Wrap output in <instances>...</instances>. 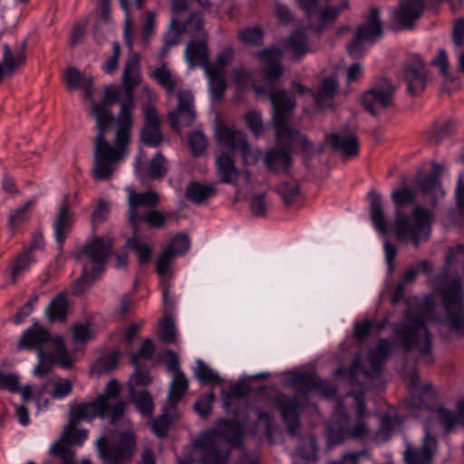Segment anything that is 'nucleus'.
<instances>
[{"label": "nucleus", "mask_w": 464, "mask_h": 464, "mask_svg": "<svg viewBox=\"0 0 464 464\" xmlns=\"http://www.w3.org/2000/svg\"><path fill=\"white\" fill-rule=\"evenodd\" d=\"M119 100V88L108 85L104 90V97L101 102L92 101V115L94 117L98 133L94 138V165L93 178L97 180L111 179L115 171V165L121 162L127 154L128 144L130 140L132 123L127 130L128 137L125 140H118V130L114 140V146L106 140V133L115 121L110 106Z\"/></svg>", "instance_id": "f257e3e1"}, {"label": "nucleus", "mask_w": 464, "mask_h": 464, "mask_svg": "<svg viewBox=\"0 0 464 464\" xmlns=\"http://www.w3.org/2000/svg\"><path fill=\"white\" fill-rule=\"evenodd\" d=\"M267 93L274 109L272 122L276 131V140L280 148L267 150L264 162L271 172L287 170L292 164V147L300 146L303 150L308 151L313 149V144L298 130L292 128L289 124L296 106L294 95L285 90H273Z\"/></svg>", "instance_id": "f03ea898"}, {"label": "nucleus", "mask_w": 464, "mask_h": 464, "mask_svg": "<svg viewBox=\"0 0 464 464\" xmlns=\"http://www.w3.org/2000/svg\"><path fill=\"white\" fill-rule=\"evenodd\" d=\"M436 392L430 383L421 384L416 369H408V416L421 417L425 413L436 416L449 433L458 423L464 425V399L457 403L458 414L444 407L431 409Z\"/></svg>", "instance_id": "7ed1b4c3"}, {"label": "nucleus", "mask_w": 464, "mask_h": 464, "mask_svg": "<svg viewBox=\"0 0 464 464\" xmlns=\"http://www.w3.org/2000/svg\"><path fill=\"white\" fill-rule=\"evenodd\" d=\"M243 429L237 420H221L217 429L205 432L196 441L204 464H226L230 447L242 443Z\"/></svg>", "instance_id": "20e7f679"}, {"label": "nucleus", "mask_w": 464, "mask_h": 464, "mask_svg": "<svg viewBox=\"0 0 464 464\" xmlns=\"http://www.w3.org/2000/svg\"><path fill=\"white\" fill-rule=\"evenodd\" d=\"M370 199V217L375 229L382 235L393 233L398 240L406 238V183L401 182V187L392 194L395 205V218L387 220L381 195L375 190L368 193Z\"/></svg>", "instance_id": "39448f33"}, {"label": "nucleus", "mask_w": 464, "mask_h": 464, "mask_svg": "<svg viewBox=\"0 0 464 464\" xmlns=\"http://www.w3.org/2000/svg\"><path fill=\"white\" fill-rule=\"evenodd\" d=\"M128 209V222L133 230H139L142 221L155 228L166 226L167 218L172 214H163L156 209L160 202L159 194L154 190L137 192L132 187L126 188Z\"/></svg>", "instance_id": "423d86ee"}, {"label": "nucleus", "mask_w": 464, "mask_h": 464, "mask_svg": "<svg viewBox=\"0 0 464 464\" xmlns=\"http://www.w3.org/2000/svg\"><path fill=\"white\" fill-rule=\"evenodd\" d=\"M112 241L96 237L85 244L76 254L78 261L83 264L82 275L74 282L73 294L81 295L92 285L93 277L99 274L112 251Z\"/></svg>", "instance_id": "0eeeda50"}, {"label": "nucleus", "mask_w": 464, "mask_h": 464, "mask_svg": "<svg viewBox=\"0 0 464 464\" xmlns=\"http://www.w3.org/2000/svg\"><path fill=\"white\" fill-rule=\"evenodd\" d=\"M140 57L139 53H130L124 64L122 84L125 91V100L121 102V111L116 118L118 125V140H125L127 130L131 124V111L135 107L133 92L141 82Z\"/></svg>", "instance_id": "6e6552de"}, {"label": "nucleus", "mask_w": 464, "mask_h": 464, "mask_svg": "<svg viewBox=\"0 0 464 464\" xmlns=\"http://www.w3.org/2000/svg\"><path fill=\"white\" fill-rule=\"evenodd\" d=\"M364 17L365 21L356 27L352 40L346 44L347 53L354 60L361 59L383 34L379 8L372 6Z\"/></svg>", "instance_id": "1a4fd4ad"}, {"label": "nucleus", "mask_w": 464, "mask_h": 464, "mask_svg": "<svg viewBox=\"0 0 464 464\" xmlns=\"http://www.w3.org/2000/svg\"><path fill=\"white\" fill-rule=\"evenodd\" d=\"M101 400L102 398H96L92 401L72 404L69 412V428L72 429L82 420H92L96 418H107L111 424H114L123 417L125 411L123 401H117L109 411Z\"/></svg>", "instance_id": "9d476101"}, {"label": "nucleus", "mask_w": 464, "mask_h": 464, "mask_svg": "<svg viewBox=\"0 0 464 464\" xmlns=\"http://www.w3.org/2000/svg\"><path fill=\"white\" fill-rule=\"evenodd\" d=\"M369 435V428L363 419H356L351 424L349 415L343 401H338L334 420L328 426L327 439L331 445H338L348 439L362 440Z\"/></svg>", "instance_id": "9b49d317"}, {"label": "nucleus", "mask_w": 464, "mask_h": 464, "mask_svg": "<svg viewBox=\"0 0 464 464\" xmlns=\"http://www.w3.org/2000/svg\"><path fill=\"white\" fill-rule=\"evenodd\" d=\"M396 86L390 80L380 77L362 94V104L369 113L377 116L392 106Z\"/></svg>", "instance_id": "f8f14e48"}, {"label": "nucleus", "mask_w": 464, "mask_h": 464, "mask_svg": "<svg viewBox=\"0 0 464 464\" xmlns=\"http://www.w3.org/2000/svg\"><path fill=\"white\" fill-rule=\"evenodd\" d=\"M216 138L218 143L230 150H239L246 165L256 164L261 156V150H252L246 133L242 130L228 127L226 124H219L216 128Z\"/></svg>", "instance_id": "ddd939ff"}, {"label": "nucleus", "mask_w": 464, "mask_h": 464, "mask_svg": "<svg viewBox=\"0 0 464 464\" xmlns=\"http://www.w3.org/2000/svg\"><path fill=\"white\" fill-rule=\"evenodd\" d=\"M97 449L100 456L111 464H121L130 459L136 449V440L132 432L121 434L117 443L109 445L107 439L102 437L97 440Z\"/></svg>", "instance_id": "4468645a"}, {"label": "nucleus", "mask_w": 464, "mask_h": 464, "mask_svg": "<svg viewBox=\"0 0 464 464\" xmlns=\"http://www.w3.org/2000/svg\"><path fill=\"white\" fill-rule=\"evenodd\" d=\"M261 63V73L266 82L274 85L284 73L281 63L283 50L272 45L256 53Z\"/></svg>", "instance_id": "2eb2a0df"}, {"label": "nucleus", "mask_w": 464, "mask_h": 464, "mask_svg": "<svg viewBox=\"0 0 464 464\" xmlns=\"http://www.w3.org/2000/svg\"><path fill=\"white\" fill-rule=\"evenodd\" d=\"M432 221L433 213L421 206H417L408 216V239L411 238L415 246L429 238Z\"/></svg>", "instance_id": "dca6fc26"}, {"label": "nucleus", "mask_w": 464, "mask_h": 464, "mask_svg": "<svg viewBox=\"0 0 464 464\" xmlns=\"http://www.w3.org/2000/svg\"><path fill=\"white\" fill-rule=\"evenodd\" d=\"M391 350V343L386 339H380L376 347L369 351L372 370L368 371L362 366L359 359H355L350 369L352 379L353 380L359 373H362L366 378L379 375Z\"/></svg>", "instance_id": "f3484780"}, {"label": "nucleus", "mask_w": 464, "mask_h": 464, "mask_svg": "<svg viewBox=\"0 0 464 464\" xmlns=\"http://www.w3.org/2000/svg\"><path fill=\"white\" fill-rule=\"evenodd\" d=\"M179 102L174 111L169 112L170 126L178 130L181 127L190 126L196 118L193 95L188 91H181L178 95Z\"/></svg>", "instance_id": "a211bd4d"}, {"label": "nucleus", "mask_w": 464, "mask_h": 464, "mask_svg": "<svg viewBox=\"0 0 464 464\" xmlns=\"http://www.w3.org/2000/svg\"><path fill=\"white\" fill-rule=\"evenodd\" d=\"M50 343H54V337L47 329L34 323L21 335L17 343V350H34L39 353L44 352V349Z\"/></svg>", "instance_id": "6ab92c4d"}, {"label": "nucleus", "mask_w": 464, "mask_h": 464, "mask_svg": "<svg viewBox=\"0 0 464 464\" xmlns=\"http://www.w3.org/2000/svg\"><path fill=\"white\" fill-rule=\"evenodd\" d=\"M274 404L280 410L283 420L287 426L288 432L292 436H295L300 426L298 411L301 405L299 403V397H289L283 393H278L275 397Z\"/></svg>", "instance_id": "aec40b11"}, {"label": "nucleus", "mask_w": 464, "mask_h": 464, "mask_svg": "<svg viewBox=\"0 0 464 464\" xmlns=\"http://www.w3.org/2000/svg\"><path fill=\"white\" fill-rule=\"evenodd\" d=\"M427 68L418 54L408 57V94L419 95L426 86Z\"/></svg>", "instance_id": "412c9836"}, {"label": "nucleus", "mask_w": 464, "mask_h": 464, "mask_svg": "<svg viewBox=\"0 0 464 464\" xmlns=\"http://www.w3.org/2000/svg\"><path fill=\"white\" fill-rule=\"evenodd\" d=\"M326 141L344 160L354 159L359 155L360 142L353 134L332 133L326 136Z\"/></svg>", "instance_id": "4be33fe9"}, {"label": "nucleus", "mask_w": 464, "mask_h": 464, "mask_svg": "<svg viewBox=\"0 0 464 464\" xmlns=\"http://www.w3.org/2000/svg\"><path fill=\"white\" fill-rule=\"evenodd\" d=\"M69 201L70 196L65 195L63 198L57 217L53 222L54 237L60 247L63 246L73 224L72 212L70 208Z\"/></svg>", "instance_id": "5701e85b"}, {"label": "nucleus", "mask_w": 464, "mask_h": 464, "mask_svg": "<svg viewBox=\"0 0 464 464\" xmlns=\"http://www.w3.org/2000/svg\"><path fill=\"white\" fill-rule=\"evenodd\" d=\"M430 423H425V434L420 449H411L408 445V464H430L437 447L436 439L430 434Z\"/></svg>", "instance_id": "b1692460"}, {"label": "nucleus", "mask_w": 464, "mask_h": 464, "mask_svg": "<svg viewBox=\"0 0 464 464\" xmlns=\"http://www.w3.org/2000/svg\"><path fill=\"white\" fill-rule=\"evenodd\" d=\"M338 90V81L336 76L324 78L318 85L316 91H309V93L314 99L315 104L319 108L332 107L333 99Z\"/></svg>", "instance_id": "393cba45"}, {"label": "nucleus", "mask_w": 464, "mask_h": 464, "mask_svg": "<svg viewBox=\"0 0 464 464\" xmlns=\"http://www.w3.org/2000/svg\"><path fill=\"white\" fill-rule=\"evenodd\" d=\"M64 80L70 90L82 89L86 100L92 99L94 84L92 76H83L77 68L72 67L64 72Z\"/></svg>", "instance_id": "a878e982"}, {"label": "nucleus", "mask_w": 464, "mask_h": 464, "mask_svg": "<svg viewBox=\"0 0 464 464\" xmlns=\"http://www.w3.org/2000/svg\"><path fill=\"white\" fill-rule=\"evenodd\" d=\"M217 174L220 183L235 185L239 179V170L235 165L233 157L227 153H221L216 158Z\"/></svg>", "instance_id": "bb28decb"}, {"label": "nucleus", "mask_w": 464, "mask_h": 464, "mask_svg": "<svg viewBox=\"0 0 464 464\" xmlns=\"http://www.w3.org/2000/svg\"><path fill=\"white\" fill-rule=\"evenodd\" d=\"M216 194L217 188L214 185H204L197 181L190 182L185 192L186 198L196 205L206 203Z\"/></svg>", "instance_id": "cd10ccee"}, {"label": "nucleus", "mask_w": 464, "mask_h": 464, "mask_svg": "<svg viewBox=\"0 0 464 464\" xmlns=\"http://www.w3.org/2000/svg\"><path fill=\"white\" fill-rule=\"evenodd\" d=\"M185 56L190 68L201 65L206 69V64H208L206 42L202 39L189 42L185 51Z\"/></svg>", "instance_id": "c85d7f7f"}, {"label": "nucleus", "mask_w": 464, "mask_h": 464, "mask_svg": "<svg viewBox=\"0 0 464 464\" xmlns=\"http://www.w3.org/2000/svg\"><path fill=\"white\" fill-rule=\"evenodd\" d=\"M284 48L286 52L292 53V60L299 61L308 53V44L306 35L296 31L283 41Z\"/></svg>", "instance_id": "c756f323"}, {"label": "nucleus", "mask_w": 464, "mask_h": 464, "mask_svg": "<svg viewBox=\"0 0 464 464\" xmlns=\"http://www.w3.org/2000/svg\"><path fill=\"white\" fill-rule=\"evenodd\" d=\"M35 258L29 252H21L10 262L9 268L4 271L5 275H10L13 285L16 284L18 278L29 270Z\"/></svg>", "instance_id": "7c9ffc66"}, {"label": "nucleus", "mask_w": 464, "mask_h": 464, "mask_svg": "<svg viewBox=\"0 0 464 464\" xmlns=\"http://www.w3.org/2000/svg\"><path fill=\"white\" fill-rule=\"evenodd\" d=\"M25 47L26 42H24L21 49L13 53L9 45L7 44H4L3 59L1 63H3V66L5 68L6 74L12 75L15 70L25 63Z\"/></svg>", "instance_id": "2f4dec72"}, {"label": "nucleus", "mask_w": 464, "mask_h": 464, "mask_svg": "<svg viewBox=\"0 0 464 464\" xmlns=\"http://www.w3.org/2000/svg\"><path fill=\"white\" fill-rule=\"evenodd\" d=\"M177 25L183 34H188L191 36H205L204 22L200 13H192L186 21L173 16V26Z\"/></svg>", "instance_id": "473e14b6"}, {"label": "nucleus", "mask_w": 464, "mask_h": 464, "mask_svg": "<svg viewBox=\"0 0 464 464\" xmlns=\"http://www.w3.org/2000/svg\"><path fill=\"white\" fill-rule=\"evenodd\" d=\"M419 187L422 194L434 205L440 198L444 196V191L436 174H428L419 181Z\"/></svg>", "instance_id": "72a5a7b5"}, {"label": "nucleus", "mask_w": 464, "mask_h": 464, "mask_svg": "<svg viewBox=\"0 0 464 464\" xmlns=\"http://www.w3.org/2000/svg\"><path fill=\"white\" fill-rule=\"evenodd\" d=\"M69 304L63 293L53 297L46 307V315L51 322H64L67 317Z\"/></svg>", "instance_id": "f704fd0d"}, {"label": "nucleus", "mask_w": 464, "mask_h": 464, "mask_svg": "<svg viewBox=\"0 0 464 464\" xmlns=\"http://www.w3.org/2000/svg\"><path fill=\"white\" fill-rule=\"evenodd\" d=\"M178 418L177 406L169 405L167 407L162 414L153 420L152 430L159 438H164L168 434V430L171 423Z\"/></svg>", "instance_id": "c9c22d12"}, {"label": "nucleus", "mask_w": 464, "mask_h": 464, "mask_svg": "<svg viewBox=\"0 0 464 464\" xmlns=\"http://www.w3.org/2000/svg\"><path fill=\"white\" fill-rule=\"evenodd\" d=\"M127 246L137 254L138 262L140 266L147 265L150 262L152 248L139 237V230H133V235L128 239Z\"/></svg>", "instance_id": "e433bc0d"}, {"label": "nucleus", "mask_w": 464, "mask_h": 464, "mask_svg": "<svg viewBox=\"0 0 464 464\" xmlns=\"http://www.w3.org/2000/svg\"><path fill=\"white\" fill-rule=\"evenodd\" d=\"M188 388V381L183 372L173 374V380L169 384L168 400L169 405L177 406Z\"/></svg>", "instance_id": "4c0bfd02"}, {"label": "nucleus", "mask_w": 464, "mask_h": 464, "mask_svg": "<svg viewBox=\"0 0 464 464\" xmlns=\"http://www.w3.org/2000/svg\"><path fill=\"white\" fill-rule=\"evenodd\" d=\"M291 385L295 390L304 393L310 390L323 388L324 382L321 379L311 373L300 372L292 378Z\"/></svg>", "instance_id": "58836bf2"}, {"label": "nucleus", "mask_w": 464, "mask_h": 464, "mask_svg": "<svg viewBox=\"0 0 464 464\" xmlns=\"http://www.w3.org/2000/svg\"><path fill=\"white\" fill-rule=\"evenodd\" d=\"M205 72L208 80L209 90L212 97L216 101L222 99L227 89L224 73L218 72L215 68L206 69Z\"/></svg>", "instance_id": "ea45409f"}, {"label": "nucleus", "mask_w": 464, "mask_h": 464, "mask_svg": "<svg viewBox=\"0 0 464 464\" xmlns=\"http://www.w3.org/2000/svg\"><path fill=\"white\" fill-rule=\"evenodd\" d=\"M34 202L29 200L10 214L7 225L11 230L15 231L19 227L24 225L30 220L31 208Z\"/></svg>", "instance_id": "a19ab883"}, {"label": "nucleus", "mask_w": 464, "mask_h": 464, "mask_svg": "<svg viewBox=\"0 0 464 464\" xmlns=\"http://www.w3.org/2000/svg\"><path fill=\"white\" fill-rule=\"evenodd\" d=\"M264 36V30L260 26L246 27L237 32L239 41L246 45L261 46Z\"/></svg>", "instance_id": "79ce46f5"}, {"label": "nucleus", "mask_w": 464, "mask_h": 464, "mask_svg": "<svg viewBox=\"0 0 464 464\" xmlns=\"http://www.w3.org/2000/svg\"><path fill=\"white\" fill-rule=\"evenodd\" d=\"M349 7L348 0H343L342 4L337 7L327 6L321 10H317L315 14H318L319 25L314 27V30L321 33L324 28V24L327 22H334L338 14L344 9Z\"/></svg>", "instance_id": "37998d69"}, {"label": "nucleus", "mask_w": 464, "mask_h": 464, "mask_svg": "<svg viewBox=\"0 0 464 464\" xmlns=\"http://www.w3.org/2000/svg\"><path fill=\"white\" fill-rule=\"evenodd\" d=\"M183 34L180 28L177 26H173V17L171 18L169 26L168 31L165 33L163 36V46L160 50V57L165 58L171 47L176 46L180 42V36Z\"/></svg>", "instance_id": "c03bdc74"}, {"label": "nucleus", "mask_w": 464, "mask_h": 464, "mask_svg": "<svg viewBox=\"0 0 464 464\" xmlns=\"http://www.w3.org/2000/svg\"><path fill=\"white\" fill-rule=\"evenodd\" d=\"M49 384H53L54 386L53 390L51 392V396L53 399H62L72 392V382L70 380L63 379L60 376H53L44 385V389H46Z\"/></svg>", "instance_id": "a18cd8bd"}, {"label": "nucleus", "mask_w": 464, "mask_h": 464, "mask_svg": "<svg viewBox=\"0 0 464 464\" xmlns=\"http://www.w3.org/2000/svg\"><path fill=\"white\" fill-rule=\"evenodd\" d=\"M168 173L167 160L162 153L155 154L150 163L148 176L152 179H162Z\"/></svg>", "instance_id": "49530a36"}, {"label": "nucleus", "mask_w": 464, "mask_h": 464, "mask_svg": "<svg viewBox=\"0 0 464 464\" xmlns=\"http://www.w3.org/2000/svg\"><path fill=\"white\" fill-rule=\"evenodd\" d=\"M78 425H74L72 429L69 428V423L64 427L63 432L58 440H62L68 445H82L88 437V430L85 429L78 430Z\"/></svg>", "instance_id": "de8ad7c7"}, {"label": "nucleus", "mask_w": 464, "mask_h": 464, "mask_svg": "<svg viewBox=\"0 0 464 464\" xmlns=\"http://www.w3.org/2000/svg\"><path fill=\"white\" fill-rule=\"evenodd\" d=\"M134 373L129 379V388L131 395H134L135 389L147 387L152 382L149 370L139 367L137 364Z\"/></svg>", "instance_id": "09e8293b"}, {"label": "nucleus", "mask_w": 464, "mask_h": 464, "mask_svg": "<svg viewBox=\"0 0 464 464\" xmlns=\"http://www.w3.org/2000/svg\"><path fill=\"white\" fill-rule=\"evenodd\" d=\"M140 140L148 147H158L163 140L160 125L143 126L140 131Z\"/></svg>", "instance_id": "8fccbe9b"}, {"label": "nucleus", "mask_w": 464, "mask_h": 464, "mask_svg": "<svg viewBox=\"0 0 464 464\" xmlns=\"http://www.w3.org/2000/svg\"><path fill=\"white\" fill-rule=\"evenodd\" d=\"M298 455L306 460H314L317 456V441L314 436L309 435L302 439L297 449Z\"/></svg>", "instance_id": "3c124183"}, {"label": "nucleus", "mask_w": 464, "mask_h": 464, "mask_svg": "<svg viewBox=\"0 0 464 464\" xmlns=\"http://www.w3.org/2000/svg\"><path fill=\"white\" fill-rule=\"evenodd\" d=\"M426 4L424 0H408L407 4V24L408 31L414 27L416 20L423 14Z\"/></svg>", "instance_id": "603ef678"}, {"label": "nucleus", "mask_w": 464, "mask_h": 464, "mask_svg": "<svg viewBox=\"0 0 464 464\" xmlns=\"http://www.w3.org/2000/svg\"><path fill=\"white\" fill-rule=\"evenodd\" d=\"M300 191L299 184L295 181L282 182L277 187V192L282 197L286 205L292 204L296 200Z\"/></svg>", "instance_id": "864d4df0"}, {"label": "nucleus", "mask_w": 464, "mask_h": 464, "mask_svg": "<svg viewBox=\"0 0 464 464\" xmlns=\"http://www.w3.org/2000/svg\"><path fill=\"white\" fill-rule=\"evenodd\" d=\"M135 404L138 411L144 416H150L154 411V403L150 393L148 391L134 392Z\"/></svg>", "instance_id": "5fc2aeb1"}, {"label": "nucleus", "mask_w": 464, "mask_h": 464, "mask_svg": "<svg viewBox=\"0 0 464 464\" xmlns=\"http://www.w3.org/2000/svg\"><path fill=\"white\" fill-rule=\"evenodd\" d=\"M160 339L165 343H176L177 342V330L174 323L170 318H164L160 323L159 328Z\"/></svg>", "instance_id": "6e6d98bb"}, {"label": "nucleus", "mask_w": 464, "mask_h": 464, "mask_svg": "<svg viewBox=\"0 0 464 464\" xmlns=\"http://www.w3.org/2000/svg\"><path fill=\"white\" fill-rule=\"evenodd\" d=\"M247 128L256 138H259L265 130L261 113L257 111H248L245 115Z\"/></svg>", "instance_id": "4d7b16f0"}, {"label": "nucleus", "mask_w": 464, "mask_h": 464, "mask_svg": "<svg viewBox=\"0 0 464 464\" xmlns=\"http://www.w3.org/2000/svg\"><path fill=\"white\" fill-rule=\"evenodd\" d=\"M50 453L53 456L59 457L62 459L63 464L74 463L73 451L69 448L68 444L63 443L62 440H57L53 444Z\"/></svg>", "instance_id": "13d9d810"}, {"label": "nucleus", "mask_w": 464, "mask_h": 464, "mask_svg": "<svg viewBox=\"0 0 464 464\" xmlns=\"http://www.w3.org/2000/svg\"><path fill=\"white\" fill-rule=\"evenodd\" d=\"M119 362V354L116 353H108L102 356L96 364L94 369L99 375L107 373L117 367Z\"/></svg>", "instance_id": "bf43d9fd"}, {"label": "nucleus", "mask_w": 464, "mask_h": 464, "mask_svg": "<svg viewBox=\"0 0 464 464\" xmlns=\"http://www.w3.org/2000/svg\"><path fill=\"white\" fill-rule=\"evenodd\" d=\"M37 355L39 362L34 372L38 377H44L52 371L53 364L54 363V355L44 352H41Z\"/></svg>", "instance_id": "052dcab7"}, {"label": "nucleus", "mask_w": 464, "mask_h": 464, "mask_svg": "<svg viewBox=\"0 0 464 464\" xmlns=\"http://www.w3.org/2000/svg\"><path fill=\"white\" fill-rule=\"evenodd\" d=\"M190 240L188 235L179 234L172 238L166 250H171L172 256H182L188 250Z\"/></svg>", "instance_id": "680f3d73"}, {"label": "nucleus", "mask_w": 464, "mask_h": 464, "mask_svg": "<svg viewBox=\"0 0 464 464\" xmlns=\"http://www.w3.org/2000/svg\"><path fill=\"white\" fill-rule=\"evenodd\" d=\"M121 392V386L117 380L111 379L106 385L105 391L102 394L97 396L102 398L101 401L105 404V408L110 411L111 407L115 403L111 401L117 398Z\"/></svg>", "instance_id": "e2e57ef3"}, {"label": "nucleus", "mask_w": 464, "mask_h": 464, "mask_svg": "<svg viewBox=\"0 0 464 464\" xmlns=\"http://www.w3.org/2000/svg\"><path fill=\"white\" fill-rule=\"evenodd\" d=\"M155 80L163 87L165 90L171 93L174 92L176 87V82L172 78L171 72L165 67L157 68L154 71Z\"/></svg>", "instance_id": "0e129e2a"}, {"label": "nucleus", "mask_w": 464, "mask_h": 464, "mask_svg": "<svg viewBox=\"0 0 464 464\" xmlns=\"http://www.w3.org/2000/svg\"><path fill=\"white\" fill-rule=\"evenodd\" d=\"M233 57L234 50L231 47H227L217 55L214 63L206 64V69L215 68L218 72L224 73L226 66L232 62Z\"/></svg>", "instance_id": "69168bd1"}, {"label": "nucleus", "mask_w": 464, "mask_h": 464, "mask_svg": "<svg viewBox=\"0 0 464 464\" xmlns=\"http://www.w3.org/2000/svg\"><path fill=\"white\" fill-rule=\"evenodd\" d=\"M215 400L214 392H209L208 394L201 395L194 404L195 411L201 417L207 418L209 416L212 404Z\"/></svg>", "instance_id": "338daca9"}, {"label": "nucleus", "mask_w": 464, "mask_h": 464, "mask_svg": "<svg viewBox=\"0 0 464 464\" xmlns=\"http://www.w3.org/2000/svg\"><path fill=\"white\" fill-rule=\"evenodd\" d=\"M195 375L199 381L203 382L218 383L220 382L218 374L214 372L212 369L205 364L202 361H198Z\"/></svg>", "instance_id": "774afa93"}]
</instances>
